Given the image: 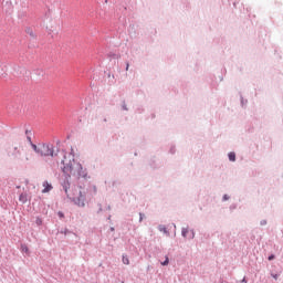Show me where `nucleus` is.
<instances>
[{"instance_id": "obj_21", "label": "nucleus", "mask_w": 283, "mask_h": 283, "mask_svg": "<svg viewBox=\"0 0 283 283\" xmlns=\"http://www.w3.org/2000/svg\"><path fill=\"white\" fill-rule=\"evenodd\" d=\"M241 283H247V279H243V280L241 281Z\"/></svg>"}, {"instance_id": "obj_12", "label": "nucleus", "mask_w": 283, "mask_h": 283, "mask_svg": "<svg viewBox=\"0 0 283 283\" xmlns=\"http://www.w3.org/2000/svg\"><path fill=\"white\" fill-rule=\"evenodd\" d=\"M27 34H30V36H34V31H32V29H27Z\"/></svg>"}, {"instance_id": "obj_19", "label": "nucleus", "mask_w": 283, "mask_h": 283, "mask_svg": "<svg viewBox=\"0 0 283 283\" xmlns=\"http://www.w3.org/2000/svg\"><path fill=\"white\" fill-rule=\"evenodd\" d=\"M28 140H29V143H32V138L31 137H28Z\"/></svg>"}, {"instance_id": "obj_11", "label": "nucleus", "mask_w": 283, "mask_h": 283, "mask_svg": "<svg viewBox=\"0 0 283 283\" xmlns=\"http://www.w3.org/2000/svg\"><path fill=\"white\" fill-rule=\"evenodd\" d=\"M167 264H169V256H166V260L161 262L163 266H167Z\"/></svg>"}, {"instance_id": "obj_14", "label": "nucleus", "mask_w": 283, "mask_h": 283, "mask_svg": "<svg viewBox=\"0 0 283 283\" xmlns=\"http://www.w3.org/2000/svg\"><path fill=\"white\" fill-rule=\"evenodd\" d=\"M57 216H59V218H65V216L63 214V212H59Z\"/></svg>"}, {"instance_id": "obj_7", "label": "nucleus", "mask_w": 283, "mask_h": 283, "mask_svg": "<svg viewBox=\"0 0 283 283\" xmlns=\"http://www.w3.org/2000/svg\"><path fill=\"white\" fill-rule=\"evenodd\" d=\"M229 160H231V163H235V153H229Z\"/></svg>"}, {"instance_id": "obj_15", "label": "nucleus", "mask_w": 283, "mask_h": 283, "mask_svg": "<svg viewBox=\"0 0 283 283\" xmlns=\"http://www.w3.org/2000/svg\"><path fill=\"white\" fill-rule=\"evenodd\" d=\"M269 260L271 261V260H275V255H270L269 256Z\"/></svg>"}, {"instance_id": "obj_17", "label": "nucleus", "mask_w": 283, "mask_h": 283, "mask_svg": "<svg viewBox=\"0 0 283 283\" xmlns=\"http://www.w3.org/2000/svg\"><path fill=\"white\" fill-rule=\"evenodd\" d=\"M129 71V63H126V72Z\"/></svg>"}, {"instance_id": "obj_4", "label": "nucleus", "mask_w": 283, "mask_h": 283, "mask_svg": "<svg viewBox=\"0 0 283 283\" xmlns=\"http://www.w3.org/2000/svg\"><path fill=\"white\" fill-rule=\"evenodd\" d=\"M77 200H78L80 207H85V191L80 190V196H78Z\"/></svg>"}, {"instance_id": "obj_16", "label": "nucleus", "mask_w": 283, "mask_h": 283, "mask_svg": "<svg viewBox=\"0 0 283 283\" xmlns=\"http://www.w3.org/2000/svg\"><path fill=\"white\" fill-rule=\"evenodd\" d=\"M272 277H273L274 280H277L279 275H277V274H272Z\"/></svg>"}, {"instance_id": "obj_9", "label": "nucleus", "mask_w": 283, "mask_h": 283, "mask_svg": "<svg viewBox=\"0 0 283 283\" xmlns=\"http://www.w3.org/2000/svg\"><path fill=\"white\" fill-rule=\"evenodd\" d=\"M158 230L161 231L163 233H166V234L169 233V232L167 231V228H166L165 226H159V227H158Z\"/></svg>"}, {"instance_id": "obj_13", "label": "nucleus", "mask_w": 283, "mask_h": 283, "mask_svg": "<svg viewBox=\"0 0 283 283\" xmlns=\"http://www.w3.org/2000/svg\"><path fill=\"white\" fill-rule=\"evenodd\" d=\"M25 160H32V154L27 153Z\"/></svg>"}, {"instance_id": "obj_1", "label": "nucleus", "mask_w": 283, "mask_h": 283, "mask_svg": "<svg viewBox=\"0 0 283 283\" xmlns=\"http://www.w3.org/2000/svg\"><path fill=\"white\" fill-rule=\"evenodd\" d=\"M62 171L67 178H87V170L83 169L81 163L74 160V155H72V153L62 150Z\"/></svg>"}, {"instance_id": "obj_8", "label": "nucleus", "mask_w": 283, "mask_h": 283, "mask_svg": "<svg viewBox=\"0 0 283 283\" xmlns=\"http://www.w3.org/2000/svg\"><path fill=\"white\" fill-rule=\"evenodd\" d=\"M122 262L123 264L129 265V258H127V255H123Z\"/></svg>"}, {"instance_id": "obj_2", "label": "nucleus", "mask_w": 283, "mask_h": 283, "mask_svg": "<svg viewBox=\"0 0 283 283\" xmlns=\"http://www.w3.org/2000/svg\"><path fill=\"white\" fill-rule=\"evenodd\" d=\"M31 147L38 156H41V158H48V156L54 158V156H56V154H54V146L50 144H32Z\"/></svg>"}, {"instance_id": "obj_10", "label": "nucleus", "mask_w": 283, "mask_h": 283, "mask_svg": "<svg viewBox=\"0 0 283 283\" xmlns=\"http://www.w3.org/2000/svg\"><path fill=\"white\" fill-rule=\"evenodd\" d=\"M181 233H182L184 238H187V233H189V229L184 228Z\"/></svg>"}, {"instance_id": "obj_22", "label": "nucleus", "mask_w": 283, "mask_h": 283, "mask_svg": "<svg viewBox=\"0 0 283 283\" xmlns=\"http://www.w3.org/2000/svg\"><path fill=\"white\" fill-rule=\"evenodd\" d=\"M36 222H38L39 224H41V220H38Z\"/></svg>"}, {"instance_id": "obj_18", "label": "nucleus", "mask_w": 283, "mask_h": 283, "mask_svg": "<svg viewBox=\"0 0 283 283\" xmlns=\"http://www.w3.org/2000/svg\"><path fill=\"white\" fill-rule=\"evenodd\" d=\"M223 200H229V197H227V195L223 197Z\"/></svg>"}, {"instance_id": "obj_6", "label": "nucleus", "mask_w": 283, "mask_h": 283, "mask_svg": "<svg viewBox=\"0 0 283 283\" xmlns=\"http://www.w3.org/2000/svg\"><path fill=\"white\" fill-rule=\"evenodd\" d=\"M20 249H21L22 253L30 255V249L25 244H21Z\"/></svg>"}, {"instance_id": "obj_5", "label": "nucleus", "mask_w": 283, "mask_h": 283, "mask_svg": "<svg viewBox=\"0 0 283 283\" xmlns=\"http://www.w3.org/2000/svg\"><path fill=\"white\" fill-rule=\"evenodd\" d=\"M19 200L22 202V205H25V202H28V195L21 193Z\"/></svg>"}, {"instance_id": "obj_3", "label": "nucleus", "mask_w": 283, "mask_h": 283, "mask_svg": "<svg viewBox=\"0 0 283 283\" xmlns=\"http://www.w3.org/2000/svg\"><path fill=\"white\" fill-rule=\"evenodd\" d=\"M42 187L44 188L42 190V193H50V191H52V189H54V187H52V184L48 182V181H44L42 184Z\"/></svg>"}, {"instance_id": "obj_20", "label": "nucleus", "mask_w": 283, "mask_h": 283, "mask_svg": "<svg viewBox=\"0 0 283 283\" xmlns=\"http://www.w3.org/2000/svg\"><path fill=\"white\" fill-rule=\"evenodd\" d=\"M65 193H67V186L64 187Z\"/></svg>"}]
</instances>
